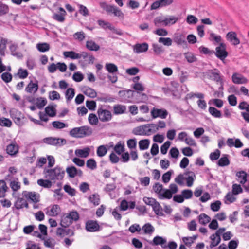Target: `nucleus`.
<instances>
[{"mask_svg": "<svg viewBox=\"0 0 249 249\" xmlns=\"http://www.w3.org/2000/svg\"><path fill=\"white\" fill-rule=\"evenodd\" d=\"M92 129L87 125L72 128L69 133L70 136L76 138H82L89 136L92 133Z\"/></svg>", "mask_w": 249, "mask_h": 249, "instance_id": "1", "label": "nucleus"}, {"mask_svg": "<svg viewBox=\"0 0 249 249\" xmlns=\"http://www.w3.org/2000/svg\"><path fill=\"white\" fill-rule=\"evenodd\" d=\"M9 113L11 118L17 125L22 126L24 124L22 120L25 118V116L20 111L15 108H12L10 110Z\"/></svg>", "mask_w": 249, "mask_h": 249, "instance_id": "2", "label": "nucleus"}, {"mask_svg": "<svg viewBox=\"0 0 249 249\" xmlns=\"http://www.w3.org/2000/svg\"><path fill=\"white\" fill-rule=\"evenodd\" d=\"M145 240L152 246H160L163 249L167 248V240L165 238L159 235L156 236L152 240Z\"/></svg>", "mask_w": 249, "mask_h": 249, "instance_id": "3", "label": "nucleus"}, {"mask_svg": "<svg viewBox=\"0 0 249 249\" xmlns=\"http://www.w3.org/2000/svg\"><path fill=\"white\" fill-rule=\"evenodd\" d=\"M215 50L216 52H214L213 54H215L216 56L221 60H225L228 55V53L226 51V45L223 43H221L220 45L216 48Z\"/></svg>", "mask_w": 249, "mask_h": 249, "instance_id": "4", "label": "nucleus"}, {"mask_svg": "<svg viewBox=\"0 0 249 249\" xmlns=\"http://www.w3.org/2000/svg\"><path fill=\"white\" fill-rule=\"evenodd\" d=\"M97 114L99 119L103 122H106L111 120L112 116L111 112L107 109L100 107L98 109Z\"/></svg>", "mask_w": 249, "mask_h": 249, "instance_id": "5", "label": "nucleus"}, {"mask_svg": "<svg viewBox=\"0 0 249 249\" xmlns=\"http://www.w3.org/2000/svg\"><path fill=\"white\" fill-rule=\"evenodd\" d=\"M97 22L99 25L105 30L108 29L118 35L122 36L123 35V33L121 30L116 29L115 27L112 26L111 23L108 22L100 19L97 21Z\"/></svg>", "mask_w": 249, "mask_h": 249, "instance_id": "6", "label": "nucleus"}, {"mask_svg": "<svg viewBox=\"0 0 249 249\" xmlns=\"http://www.w3.org/2000/svg\"><path fill=\"white\" fill-rule=\"evenodd\" d=\"M168 114L167 110L164 108L158 109L153 107L151 110V115L152 119L159 117L165 119Z\"/></svg>", "mask_w": 249, "mask_h": 249, "instance_id": "7", "label": "nucleus"}, {"mask_svg": "<svg viewBox=\"0 0 249 249\" xmlns=\"http://www.w3.org/2000/svg\"><path fill=\"white\" fill-rule=\"evenodd\" d=\"M85 229L89 232H96L100 231V226L97 220H88L85 223Z\"/></svg>", "mask_w": 249, "mask_h": 249, "instance_id": "8", "label": "nucleus"}, {"mask_svg": "<svg viewBox=\"0 0 249 249\" xmlns=\"http://www.w3.org/2000/svg\"><path fill=\"white\" fill-rule=\"evenodd\" d=\"M174 2L173 0H159L154 1L150 6L151 10H156L159 8L168 6L172 4Z\"/></svg>", "mask_w": 249, "mask_h": 249, "instance_id": "9", "label": "nucleus"}, {"mask_svg": "<svg viewBox=\"0 0 249 249\" xmlns=\"http://www.w3.org/2000/svg\"><path fill=\"white\" fill-rule=\"evenodd\" d=\"M65 175V171L62 170L60 167L57 166L53 169L52 176L51 178V180H62Z\"/></svg>", "mask_w": 249, "mask_h": 249, "instance_id": "10", "label": "nucleus"}, {"mask_svg": "<svg viewBox=\"0 0 249 249\" xmlns=\"http://www.w3.org/2000/svg\"><path fill=\"white\" fill-rule=\"evenodd\" d=\"M185 36L182 34H175L173 41L178 45H182L183 48L187 47V43L185 40Z\"/></svg>", "mask_w": 249, "mask_h": 249, "instance_id": "11", "label": "nucleus"}, {"mask_svg": "<svg viewBox=\"0 0 249 249\" xmlns=\"http://www.w3.org/2000/svg\"><path fill=\"white\" fill-rule=\"evenodd\" d=\"M22 195L25 198L31 200L35 203H37L40 201L39 195L38 194V196L37 197L35 192H27L26 191H24L22 192Z\"/></svg>", "mask_w": 249, "mask_h": 249, "instance_id": "12", "label": "nucleus"}, {"mask_svg": "<svg viewBox=\"0 0 249 249\" xmlns=\"http://www.w3.org/2000/svg\"><path fill=\"white\" fill-rule=\"evenodd\" d=\"M38 82L36 79H35V83H34L32 80H31L26 87L25 91L30 93H32V92L35 93L38 89Z\"/></svg>", "mask_w": 249, "mask_h": 249, "instance_id": "13", "label": "nucleus"}, {"mask_svg": "<svg viewBox=\"0 0 249 249\" xmlns=\"http://www.w3.org/2000/svg\"><path fill=\"white\" fill-rule=\"evenodd\" d=\"M148 44L146 42L136 43L133 46V50L137 53L145 52L148 50Z\"/></svg>", "mask_w": 249, "mask_h": 249, "instance_id": "14", "label": "nucleus"}, {"mask_svg": "<svg viewBox=\"0 0 249 249\" xmlns=\"http://www.w3.org/2000/svg\"><path fill=\"white\" fill-rule=\"evenodd\" d=\"M226 38L234 46L237 45L240 43V40L237 37V34L235 32L231 31L228 32L226 35Z\"/></svg>", "mask_w": 249, "mask_h": 249, "instance_id": "15", "label": "nucleus"}, {"mask_svg": "<svg viewBox=\"0 0 249 249\" xmlns=\"http://www.w3.org/2000/svg\"><path fill=\"white\" fill-rule=\"evenodd\" d=\"M134 91L131 89L126 90H120L118 92L120 97L123 101H128L132 98Z\"/></svg>", "mask_w": 249, "mask_h": 249, "instance_id": "16", "label": "nucleus"}, {"mask_svg": "<svg viewBox=\"0 0 249 249\" xmlns=\"http://www.w3.org/2000/svg\"><path fill=\"white\" fill-rule=\"evenodd\" d=\"M65 228L59 227L56 230V235L61 237H63L65 235H70V236H73L74 235V231L73 230L68 229H66Z\"/></svg>", "mask_w": 249, "mask_h": 249, "instance_id": "17", "label": "nucleus"}, {"mask_svg": "<svg viewBox=\"0 0 249 249\" xmlns=\"http://www.w3.org/2000/svg\"><path fill=\"white\" fill-rule=\"evenodd\" d=\"M18 152V146L15 143H11L7 146L6 152L11 156H15Z\"/></svg>", "mask_w": 249, "mask_h": 249, "instance_id": "18", "label": "nucleus"}, {"mask_svg": "<svg viewBox=\"0 0 249 249\" xmlns=\"http://www.w3.org/2000/svg\"><path fill=\"white\" fill-rule=\"evenodd\" d=\"M113 112L115 115H119L125 113L126 110V106L121 104H116L113 106Z\"/></svg>", "mask_w": 249, "mask_h": 249, "instance_id": "19", "label": "nucleus"}, {"mask_svg": "<svg viewBox=\"0 0 249 249\" xmlns=\"http://www.w3.org/2000/svg\"><path fill=\"white\" fill-rule=\"evenodd\" d=\"M229 155L228 154H223L222 157L219 159L217 162L218 166L224 167L229 165L230 164V161L229 159Z\"/></svg>", "mask_w": 249, "mask_h": 249, "instance_id": "20", "label": "nucleus"}, {"mask_svg": "<svg viewBox=\"0 0 249 249\" xmlns=\"http://www.w3.org/2000/svg\"><path fill=\"white\" fill-rule=\"evenodd\" d=\"M185 175H191L186 178V185L188 187H191L193 185L194 181L196 179V175L194 172L192 171H186L184 173Z\"/></svg>", "mask_w": 249, "mask_h": 249, "instance_id": "21", "label": "nucleus"}, {"mask_svg": "<svg viewBox=\"0 0 249 249\" xmlns=\"http://www.w3.org/2000/svg\"><path fill=\"white\" fill-rule=\"evenodd\" d=\"M90 150L89 147H85L82 149H76L75 151V155L81 158L87 157L90 153Z\"/></svg>", "mask_w": 249, "mask_h": 249, "instance_id": "22", "label": "nucleus"}, {"mask_svg": "<svg viewBox=\"0 0 249 249\" xmlns=\"http://www.w3.org/2000/svg\"><path fill=\"white\" fill-rule=\"evenodd\" d=\"M72 223L68 214H64L61 220L60 225L63 228H67Z\"/></svg>", "mask_w": 249, "mask_h": 249, "instance_id": "23", "label": "nucleus"}, {"mask_svg": "<svg viewBox=\"0 0 249 249\" xmlns=\"http://www.w3.org/2000/svg\"><path fill=\"white\" fill-rule=\"evenodd\" d=\"M86 48L89 51H97L100 49V46L93 40H88L86 42Z\"/></svg>", "mask_w": 249, "mask_h": 249, "instance_id": "24", "label": "nucleus"}, {"mask_svg": "<svg viewBox=\"0 0 249 249\" xmlns=\"http://www.w3.org/2000/svg\"><path fill=\"white\" fill-rule=\"evenodd\" d=\"M153 210L155 214L159 216H164V214L162 212V208L160 203L156 200V202L152 206Z\"/></svg>", "mask_w": 249, "mask_h": 249, "instance_id": "25", "label": "nucleus"}, {"mask_svg": "<svg viewBox=\"0 0 249 249\" xmlns=\"http://www.w3.org/2000/svg\"><path fill=\"white\" fill-rule=\"evenodd\" d=\"M100 7L105 10L108 14H112L113 10L115 7L114 5L108 4L106 2H100Z\"/></svg>", "mask_w": 249, "mask_h": 249, "instance_id": "26", "label": "nucleus"}, {"mask_svg": "<svg viewBox=\"0 0 249 249\" xmlns=\"http://www.w3.org/2000/svg\"><path fill=\"white\" fill-rule=\"evenodd\" d=\"M232 82L235 84H246L248 80L246 78L244 77H238L236 73H234L232 76Z\"/></svg>", "mask_w": 249, "mask_h": 249, "instance_id": "27", "label": "nucleus"}, {"mask_svg": "<svg viewBox=\"0 0 249 249\" xmlns=\"http://www.w3.org/2000/svg\"><path fill=\"white\" fill-rule=\"evenodd\" d=\"M43 141L44 143L52 145H57L59 143V139L51 137L45 138Z\"/></svg>", "mask_w": 249, "mask_h": 249, "instance_id": "28", "label": "nucleus"}, {"mask_svg": "<svg viewBox=\"0 0 249 249\" xmlns=\"http://www.w3.org/2000/svg\"><path fill=\"white\" fill-rule=\"evenodd\" d=\"M162 191H163V193H161L159 194V196H158V197L159 199H170L172 197L173 194H172V192H171L170 190L167 189H163Z\"/></svg>", "mask_w": 249, "mask_h": 249, "instance_id": "29", "label": "nucleus"}, {"mask_svg": "<svg viewBox=\"0 0 249 249\" xmlns=\"http://www.w3.org/2000/svg\"><path fill=\"white\" fill-rule=\"evenodd\" d=\"M37 183L38 185L45 188H50L52 185V182L49 179H39Z\"/></svg>", "mask_w": 249, "mask_h": 249, "instance_id": "30", "label": "nucleus"}, {"mask_svg": "<svg viewBox=\"0 0 249 249\" xmlns=\"http://www.w3.org/2000/svg\"><path fill=\"white\" fill-rule=\"evenodd\" d=\"M8 189L4 180H0V198L5 196V193Z\"/></svg>", "mask_w": 249, "mask_h": 249, "instance_id": "31", "label": "nucleus"}, {"mask_svg": "<svg viewBox=\"0 0 249 249\" xmlns=\"http://www.w3.org/2000/svg\"><path fill=\"white\" fill-rule=\"evenodd\" d=\"M200 224L205 225L210 222L211 218L205 213H201L198 216Z\"/></svg>", "mask_w": 249, "mask_h": 249, "instance_id": "32", "label": "nucleus"}, {"mask_svg": "<svg viewBox=\"0 0 249 249\" xmlns=\"http://www.w3.org/2000/svg\"><path fill=\"white\" fill-rule=\"evenodd\" d=\"M114 150L118 155H121L122 153L125 151L124 144V142L119 141L114 146Z\"/></svg>", "mask_w": 249, "mask_h": 249, "instance_id": "33", "label": "nucleus"}, {"mask_svg": "<svg viewBox=\"0 0 249 249\" xmlns=\"http://www.w3.org/2000/svg\"><path fill=\"white\" fill-rule=\"evenodd\" d=\"M150 140L147 139L140 140L139 142V146L140 150H144L148 148L150 144Z\"/></svg>", "mask_w": 249, "mask_h": 249, "instance_id": "34", "label": "nucleus"}, {"mask_svg": "<svg viewBox=\"0 0 249 249\" xmlns=\"http://www.w3.org/2000/svg\"><path fill=\"white\" fill-rule=\"evenodd\" d=\"M236 177L239 178H241L240 183L244 185L247 181V174L244 171L238 172L236 174Z\"/></svg>", "mask_w": 249, "mask_h": 249, "instance_id": "35", "label": "nucleus"}, {"mask_svg": "<svg viewBox=\"0 0 249 249\" xmlns=\"http://www.w3.org/2000/svg\"><path fill=\"white\" fill-rule=\"evenodd\" d=\"M66 171L70 178H73L77 175L78 169L75 166H71L68 167L66 168Z\"/></svg>", "mask_w": 249, "mask_h": 249, "instance_id": "36", "label": "nucleus"}, {"mask_svg": "<svg viewBox=\"0 0 249 249\" xmlns=\"http://www.w3.org/2000/svg\"><path fill=\"white\" fill-rule=\"evenodd\" d=\"M197 237V235H194L192 237H184L182 238V241L186 246L190 247Z\"/></svg>", "mask_w": 249, "mask_h": 249, "instance_id": "37", "label": "nucleus"}, {"mask_svg": "<svg viewBox=\"0 0 249 249\" xmlns=\"http://www.w3.org/2000/svg\"><path fill=\"white\" fill-rule=\"evenodd\" d=\"M105 68L109 73L111 74H114L118 71L117 66L113 63H106Z\"/></svg>", "mask_w": 249, "mask_h": 249, "instance_id": "38", "label": "nucleus"}, {"mask_svg": "<svg viewBox=\"0 0 249 249\" xmlns=\"http://www.w3.org/2000/svg\"><path fill=\"white\" fill-rule=\"evenodd\" d=\"M18 46L15 44H11L9 47V49L12 55L16 56L18 58H21L23 57L22 54L20 52H16Z\"/></svg>", "mask_w": 249, "mask_h": 249, "instance_id": "39", "label": "nucleus"}, {"mask_svg": "<svg viewBox=\"0 0 249 249\" xmlns=\"http://www.w3.org/2000/svg\"><path fill=\"white\" fill-rule=\"evenodd\" d=\"M37 49L40 52H45L49 50L50 45L47 43H39L36 44Z\"/></svg>", "mask_w": 249, "mask_h": 249, "instance_id": "40", "label": "nucleus"}, {"mask_svg": "<svg viewBox=\"0 0 249 249\" xmlns=\"http://www.w3.org/2000/svg\"><path fill=\"white\" fill-rule=\"evenodd\" d=\"M89 200L92 203L94 206H97L100 203V196L98 194H94L88 198Z\"/></svg>", "mask_w": 249, "mask_h": 249, "instance_id": "41", "label": "nucleus"}, {"mask_svg": "<svg viewBox=\"0 0 249 249\" xmlns=\"http://www.w3.org/2000/svg\"><path fill=\"white\" fill-rule=\"evenodd\" d=\"M75 95V90L71 88H68L65 92V96L67 102H69L72 100Z\"/></svg>", "mask_w": 249, "mask_h": 249, "instance_id": "42", "label": "nucleus"}, {"mask_svg": "<svg viewBox=\"0 0 249 249\" xmlns=\"http://www.w3.org/2000/svg\"><path fill=\"white\" fill-rule=\"evenodd\" d=\"M7 39L0 36V54L4 55L5 50L6 48Z\"/></svg>", "mask_w": 249, "mask_h": 249, "instance_id": "43", "label": "nucleus"}, {"mask_svg": "<svg viewBox=\"0 0 249 249\" xmlns=\"http://www.w3.org/2000/svg\"><path fill=\"white\" fill-rule=\"evenodd\" d=\"M79 55L81 57H83L84 59H86L87 58H89L88 61V64H93L94 63V60L95 59L94 57L92 55H89V54L86 52H82L80 53H79ZM87 61V60H86Z\"/></svg>", "mask_w": 249, "mask_h": 249, "instance_id": "44", "label": "nucleus"}, {"mask_svg": "<svg viewBox=\"0 0 249 249\" xmlns=\"http://www.w3.org/2000/svg\"><path fill=\"white\" fill-rule=\"evenodd\" d=\"M36 105L39 109H42L47 103L45 98L38 97L36 99Z\"/></svg>", "mask_w": 249, "mask_h": 249, "instance_id": "45", "label": "nucleus"}, {"mask_svg": "<svg viewBox=\"0 0 249 249\" xmlns=\"http://www.w3.org/2000/svg\"><path fill=\"white\" fill-rule=\"evenodd\" d=\"M45 111L46 114L51 117H54L56 114V110L55 109V107L52 106H48L46 107L45 109Z\"/></svg>", "mask_w": 249, "mask_h": 249, "instance_id": "46", "label": "nucleus"}, {"mask_svg": "<svg viewBox=\"0 0 249 249\" xmlns=\"http://www.w3.org/2000/svg\"><path fill=\"white\" fill-rule=\"evenodd\" d=\"M208 110L209 113L215 118H221L222 117L221 112L214 107H210Z\"/></svg>", "mask_w": 249, "mask_h": 249, "instance_id": "47", "label": "nucleus"}, {"mask_svg": "<svg viewBox=\"0 0 249 249\" xmlns=\"http://www.w3.org/2000/svg\"><path fill=\"white\" fill-rule=\"evenodd\" d=\"M12 122L10 119L5 117H0V125L3 127H10Z\"/></svg>", "mask_w": 249, "mask_h": 249, "instance_id": "48", "label": "nucleus"}, {"mask_svg": "<svg viewBox=\"0 0 249 249\" xmlns=\"http://www.w3.org/2000/svg\"><path fill=\"white\" fill-rule=\"evenodd\" d=\"M107 152V149L104 145H102L97 147V155L98 157H102L104 156Z\"/></svg>", "mask_w": 249, "mask_h": 249, "instance_id": "49", "label": "nucleus"}, {"mask_svg": "<svg viewBox=\"0 0 249 249\" xmlns=\"http://www.w3.org/2000/svg\"><path fill=\"white\" fill-rule=\"evenodd\" d=\"M28 72L27 70L20 68L18 70V73L14 75V76H18L20 79H25L27 77Z\"/></svg>", "mask_w": 249, "mask_h": 249, "instance_id": "50", "label": "nucleus"}, {"mask_svg": "<svg viewBox=\"0 0 249 249\" xmlns=\"http://www.w3.org/2000/svg\"><path fill=\"white\" fill-rule=\"evenodd\" d=\"M184 56L188 63H191L197 61V59L192 53L188 52L184 53Z\"/></svg>", "mask_w": 249, "mask_h": 249, "instance_id": "51", "label": "nucleus"}, {"mask_svg": "<svg viewBox=\"0 0 249 249\" xmlns=\"http://www.w3.org/2000/svg\"><path fill=\"white\" fill-rule=\"evenodd\" d=\"M144 126L145 127H149V128L148 129L147 131L150 132V134L151 133H154L159 130L157 124L154 123L145 124Z\"/></svg>", "mask_w": 249, "mask_h": 249, "instance_id": "52", "label": "nucleus"}, {"mask_svg": "<svg viewBox=\"0 0 249 249\" xmlns=\"http://www.w3.org/2000/svg\"><path fill=\"white\" fill-rule=\"evenodd\" d=\"M142 230H143L145 234H151L154 231V227L149 223L145 224L142 226Z\"/></svg>", "mask_w": 249, "mask_h": 249, "instance_id": "53", "label": "nucleus"}, {"mask_svg": "<svg viewBox=\"0 0 249 249\" xmlns=\"http://www.w3.org/2000/svg\"><path fill=\"white\" fill-rule=\"evenodd\" d=\"M99 117L95 114L90 113L88 117L89 123L91 125H96L98 123Z\"/></svg>", "mask_w": 249, "mask_h": 249, "instance_id": "54", "label": "nucleus"}, {"mask_svg": "<svg viewBox=\"0 0 249 249\" xmlns=\"http://www.w3.org/2000/svg\"><path fill=\"white\" fill-rule=\"evenodd\" d=\"M173 173V170L170 169L168 172L163 174L162 177V181L165 183H168L170 180L171 175Z\"/></svg>", "mask_w": 249, "mask_h": 249, "instance_id": "55", "label": "nucleus"}, {"mask_svg": "<svg viewBox=\"0 0 249 249\" xmlns=\"http://www.w3.org/2000/svg\"><path fill=\"white\" fill-rule=\"evenodd\" d=\"M1 78L5 83H8L12 81V75L8 71L5 72L1 75Z\"/></svg>", "mask_w": 249, "mask_h": 249, "instance_id": "56", "label": "nucleus"}, {"mask_svg": "<svg viewBox=\"0 0 249 249\" xmlns=\"http://www.w3.org/2000/svg\"><path fill=\"white\" fill-rule=\"evenodd\" d=\"M86 166L91 170H94L97 168V163L94 159H89L87 161Z\"/></svg>", "mask_w": 249, "mask_h": 249, "instance_id": "57", "label": "nucleus"}, {"mask_svg": "<svg viewBox=\"0 0 249 249\" xmlns=\"http://www.w3.org/2000/svg\"><path fill=\"white\" fill-rule=\"evenodd\" d=\"M52 124L53 126L56 129H62L67 126V124L59 121H53Z\"/></svg>", "mask_w": 249, "mask_h": 249, "instance_id": "58", "label": "nucleus"}, {"mask_svg": "<svg viewBox=\"0 0 249 249\" xmlns=\"http://www.w3.org/2000/svg\"><path fill=\"white\" fill-rule=\"evenodd\" d=\"M84 93L87 96L91 98H94L96 96V92L93 89L87 87L86 90L84 91Z\"/></svg>", "mask_w": 249, "mask_h": 249, "instance_id": "59", "label": "nucleus"}, {"mask_svg": "<svg viewBox=\"0 0 249 249\" xmlns=\"http://www.w3.org/2000/svg\"><path fill=\"white\" fill-rule=\"evenodd\" d=\"M199 51L201 53L207 55H212L214 53L213 50H210L208 48L201 46L199 48Z\"/></svg>", "mask_w": 249, "mask_h": 249, "instance_id": "60", "label": "nucleus"}, {"mask_svg": "<svg viewBox=\"0 0 249 249\" xmlns=\"http://www.w3.org/2000/svg\"><path fill=\"white\" fill-rule=\"evenodd\" d=\"M232 193L234 195H237L243 192V189L240 185L234 184L232 186Z\"/></svg>", "mask_w": 249, "mask_h": 249, "instance_id": "61", "label": "nucleus"}, {"mask_svg": "<svg viewBox=\"0 0 249 249\" xmlns=\"http://www.w3.org/2000/svg\"><path fill=\"white\" fill-rule=\"evenodd\" d=\"M64 190L66 193H67L71 196H74L76 194L75 189L71 188L69 185H65L64 186Z\"/></svg>", "mask_w": 249, "mask_h": 249, "instance_id": "62", "label": "nucleus"}, {"mask_svg": "<svg viewBox=\"0 0 249 249\" xmlns=\"http://www.w3.org/2000/svg\"><path fill=\"white\" fill-rule=\"evenodd\" d=\"M198 19L195 16L188 15L187 17L186 21L189 24H195L198 22Z\"/></svg>", "mask_w": 249, "mask_h": 249, "instance_id": "63", "label": "nucleus"}, {"mask_svg": "<svg viewBox=\"0 0 249 249\" xmlns=\"http://www.w3.org/2000/svg\"><path fill=\"white\" fill-rule=\"evenodd\" d=\"M221 205V201L219 200H217L214 202L212 203L211 204V209L213 212H217L219 210Z\"/></svg>", "mask_w": 249, "mask_h": 249, "instance_id": "64", "label": "nucleus"}]
</instances>
